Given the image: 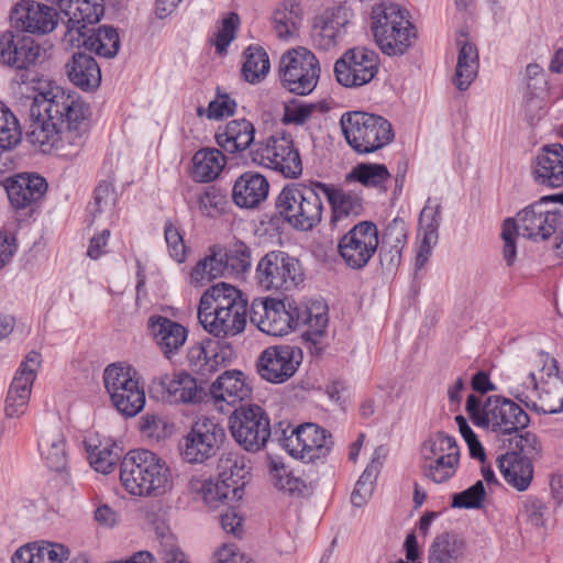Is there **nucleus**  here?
Instances as JSON below:
<instances>
[{
    "instance_id": "f257e3e1",
    "label": "nucleus",
    "mask_w": 563,
    "mask_h": 563,
    "mask_svg": "<svg viewBox=\"0 0 563 563\" xmlns=\"http://www.w3.org/2000/svg\"><path fill=\"white\" fill-rule=\"evenodd\" d=\"M29 141L44 153L76 157L84 147L88 122L84 106L59 86L38 92L30 107Z\"/></svg>"
},
{
    "instance_id": "f03ea898",
    "label": "nucleus",
    "mask_w": 563,
    "mask_h": 563,
    "mask_svg": "<svg viewBox=\"0 0 563 563\" xmlns=\"http://www.w3.org/2000/svg\"><path fill=\"white\" fill-rule=\"evenodd\" d=\"M250 321L273 336H284L299 324H306L308 329L302 339L310 351L320 354L327 346L328 313L321 303L300 308L274 298H255L251 303Z\"/></svg>"
},
{
    "instance_id": "7ed1b4c3",
    "label": "nucleus",
    "mask_w": 563,
    "mask_h": 563,
    "mask_svg": "<svg viewBox=\"0 0 563 563\" xmlns=\"http://www.w3.org/2000/svg\"><path fill=\"white\" fill-rule=\"evenodd\" d=\"M531 366L536 371L515 379L510 389L511 396L538 413L561 412L563 377L560 375L556 360L541 352L531 360Z\"/></svg>"
},
{
    "instance_id": "20e7f679",
    "label": "nucleus",
    "mask_w": 563,
    "mask_h": 563,
    "mask_svg": "<svg viewBox=\"0 0 563 563\" xmlns=\"http://www.w3.org/2000/svg\"><path fill=\"white\" fill-rule=\"evenodd\" d=\"M197 314L203 330L214 338L235 336L246 327L247 301L234 286L219 283L202 294Z\"/></svg>"
},
{
    "instance_id": "39448f33",
    "label": "nucleus",
    "mask_w": 563,
    "mask_h": 563,
    "mask_svg": "<svg viewBox=\"0 0 563 563\" xmlns=\"http://www.w3.org/2000/svg\"><path fill=\"white\" fill-rule=\"evenodd\" d=\"M120 481L126 492L135 496H161L173 485L167 464L145 449L131 450L123 456Z\"/></svg>"
},
{
    "instance_id": "423d86ee",
    "label": "nucleus",
    "mask_w": 563,
    "mask_h": 563,
    "mask_svg": "<svg viewBox=\"0 0 563 563\" xmlns=\"http://www.w3.org/2000/svg\"><path fill=\"white\" fill-rule=\"evenodd\" d=\"M542 199L526 207L516 218H508L503 223V255L507 266L516 261V236L521 235L534 242L544 241L556 232L561 216L558 211L544 208Z\"/></svg>"
},
{
    "instance_id": "0eeeda50",
    "label": "nucleus",
    "mask_w": 563,
    "mask_h": 563,
    "mask_svg": "<svg viewBox=\"0 0 563 563\" xmlns=\"http://www.w3.org/2000/svg\"><path fill=\"white\" fill-rule=\"evenodd\" d=\"M320 187H323V184L319 181L285 186L276 200V209L280 217L297 230H312L322 220Z\"/></svg>"
},
{
    "instance_id": "6e6552de",
    "label": "nucleus",
    "mask_w": 563,
    "mask_h": 563,
    "mask_svg": "<svg viewBox=\"0 0 563 563\" xmlns=\"http://www.w3.org/2000/svg\"><path fill=\"white\" fill-rule=\"evenodd\" d=\"M371 18L372 31L380 51L388 56L405 54L416 33L400 7L394 3L376 4Z\"/></svg>"
},
{
    "instance_id": "1a4fd4ad",
    "label": "nucleus",
    "mask_w": 563,
    "mask_h": 563,
    "mask_svg": "<svg viewBox=\"0 0 563 563\" xmlns=\"http://www.w3.org/2000/svg\"><path fill=\"white\" fill-rule=\"evenodd\" d=\"M340 124L347 144L358 154L376 152L394 140L391 124L380 115L347 112L341 117Z\"/></svg>"
},
{
    "instance_id": "9d476101",
    "label": "nucleus",
    "mask_w": 563,
    "mask_h": 563,
    "mask_svg": "<svg viewBox=\"0 0 563 563\" xmlns=\"http://www.w3.org/2000/svg\"><path fill=\"white\" fill-rule=\"evenodd\" d=\"M219 475L217 478L203 481L198 488L205 504L210 508H218L227 500H240L244 494L245 468L244 459L227 453L218 462Z\"/></svg>"
},
{
    "instance_id": "9b49d317",
    "label": "nucleus",
    "mask_w": 563,
    "mask_h": 563,
    "mask_svg": "<svg viewBox=\"0 0 563 563\" xmlns=\"http://www.w3.org/2000/svg\"><path fill=\"white\" fill-rule=\"evenodd\" d=\"M103 383L112 405L121 415L134 417L144 408L145 393L132 367L108 365L103 372Z\"/></svg>"
},
{
    "instance_id": "f8f14e48",
    "label": "nucleus",
    "mask_w": 563,
    "mask_h": 563,
    "mask_svg": "<svg viewBox=\"0 0 563 563\" xmlns=\"http://www.w3.org/2000/svg\"><path fill=\"white\" fill-rule=\"evenodd\" d=\"M282 86L298 96L311 93L320 77V66L312 52L297 47L285 52L278 66Z\"/></svg>"
},
{
    "instance_id": "ddd939ff",
    "label": "nucleus",
    "mask_w": 563,
    "mask_h": 563,
    "mask_svg": "<svg viewBox=\"0 0 563 563\" xmlns=\"http://www.w3.org/2000/svg\"><path fill=\"white\" fill-rule=\"evenodd\" d=\"M253 163L280 173L286 178L302 174V162L290 135H272L251 150Z\"/></svg>"
},
{
    "instance_id": "4468645a",
    "label": "nucleus",
    "mask_w": 563,
    "mask_h": 563,
    "mask_svg": "<svg viewBox=\"0 0 563 563\" xmlns=\"http://www.w3.org/2000/svg\"><path fill=\"white\" fill-rule=\"evenodd\" d=\"M233 439L246 451L262 450L271 437V422L265 410L257 405L240 406L229 418Z\"/></svg>"
},
{
    "instance_id": "2eb2a0df",
    "label": "nucleus",
    "mask_w": 563,
    "mask_h": 563,
    "mask_svg": "<svg viewBox=\"0 0 563 563\" xmlns=\"http://www.w3.org/2000/svg\"><path fill=\"white\" fill-rule=\"evenodd\" d=\"M256 279L265 290H290L303 280L299 261L282 251L265 254L256 266Z\"/></svg>"
},
{
    "instance_id": "dca6fc26",
    "label": "nucleus",
    "mask_w": 563,
    "mask_h": 563,
    "mask_svg": "<svg viewBox=\"0 0 563 563\" xmlns=\"http://www.w3.org/2000/svg\"><path fill=\"white\" fill-rule=\"evenodd\" d=\"M280 443L292 457L306 463L325 457L333 446L331 433L311 422L291 428L289 434L284 430Z\"/></svg>"
},
{
    "instance_id": "f3484780",
    "label": "nucleus",
    "mask_w": 563,
    "mask_h": 563,
    "mask_svg": "<svg viewBox=\"0 0 563 563\" xmlns=\"http://www.w3.org/2000/svg\"><path fill=\"white\" fill-rule=\"evenodd\" d=\"M224 439L220 423L207 417L199 418L183 439L181 455L188 463H203L217 454Z\"/></svg>"
},
{
    "instance_id": "a211bd4d",
    "label": "nucleus",
    "mask_w": 563,
    "mask_h": 563,
    "mask_svg": "<svg viewBox=\"0 0 563 563\" xmlns=\"http://www.w3.org/2000/svg\"><path fill=\"white\" fill-rule=\"evenodd\" d=\"M378 245L376 224L372 221H361L340 239L338 249L350 268L361 269L368 264Z\"/></svg>"
},
{
    "instance_id": "6ab92c4d",
    "label": "nucleus",
    "mask_w": 563,
    "mask_h": 563,
    "mask_svg": "<svg viewBox=\"0 0 563 563\" xmlns=\"http://www.w3.org/2000/svg\"><path fill=\"white\" fill-rule=\"evenodd\" d=\"M378 65L376 52L366 47H354L335 62L334 75L338 82L344 87H361L374 79Z\"/></svg>"
},
{
    "instance_id": "aec40b11",
    "label": "nucleus",
    "mask_w": 563,
    "mask_h": 563,
    "mask_svg": "<svg viewBox=\"0 0 563 563\" xmlns=\"http://www.w3.org/2000/svg\"><path fill=\"white\" fill-rule=\"evenodd\" d=\"M484 428L498 434H514L526 429L530 422L528 413L514 400L489 396L484 402Z\"/></svg>"
},
{
    "instance_id": "412c9836",
    "label": "nucleus",
    "mask_w": 563,
    "mask_h": 563,
    "mask_svg": "<svg viewBox=\"0 0 563 563\" xmlns=\"http://www.w3.org/2000/svg\"><path fill=\"white\" fill-rule=\"evenodd\" d=\"M150 393L158 400L169 404H195L202 397V388L186 372H174L154 377Z\"/></svg>"
},
{
    "instance_id": "4be33fe9",
    "label": "nucleus",
    "mask_w": 563,
    "mask_h": 563,
    "mask_svg": "<svg viewBox=\"0 0 563 563\" xmlns=\"http://www.w3.org/2000/svg\"><path fill=\"white\" fill-rule=\"evenodd\" d=\"M55 8L35 0H21L12 8L10 19L14 27L22 32L45 35L58 24Z\"/></svg>"
},
{
    "instance_id": "5701e85b",
    "label": "nucleus",
    "mask_w": 563,
    "mask_h": 563,
    "mask_svg": "<svg viewBox=\"0 0 563 563\" xmlns=\"http://www.w3.org/2000/svg\"><path fill=\"white\" fill-rule=\"evenodd\" d=\"M352 18V11L344 4L327 9L314 18L311 37L316 48L332 51L343 40L345 26Z\"/></svg>"
},
{
    "instance_id": "b1692460",
    "label": "nucleus",
    "mask_w": 563,
    "mask_h": 563,
    "mask_svg": "<svg viewBox=\"0 0 563 563\" xmlns=\"http://www.w3.org/2000/svg\"><path fill=\"white\" fill-rule=\"evenodd\" d=\"M300 362V350L290 345L271 346L261 353L257 371L263 379L282 384L294 376Z\"/></svg>"
},
{
    "instance_id": "393cba45",
    "label": "nucleus",
    "mask_w": 563,
    "mask_h": 563,
    "mask_svg": "<svg viewBox=\"0 0 563 563\" xmlns=\"http://www.w3.org/2000/svg\"><path fill=\"white\" fill-rule=\"evenodd\" d=\"M42 356L31 351L21 363L15 374L5 400V413L10 418L22 416L29 405L32 385L41 366Z\"/></svg>"
},
{
    "instance_id": "a878e982",
    "label": "nucleus",
    "mask_w": 563,
    "mask_h": 563,
    "mask_svg": "<svg viewBox=\"0 0 563 563\" xmlns=\"http://www.w3.org/2000/svg\"><path fill=\"white\" fill-rule=\"evenodd\" d=\"M531 177L539 186L559 188L563 186V145H543L531 162Z\"/></svg>"
},
{
    "instance_id": "bb28decb",
    "label": "nucleus",
    "mask_w": 563,
    "mask_h": 563,
    "mask_svg": "<svg viewBox=\"0 0 563 563\" xmlns=\"http://www.w3.org/2000/svg\"><path fill=\"white\" fill-rule=\"evenodd\" d=\"M147 328L161 352L168 360L177 354L187 341L188 330L167 317L151 316Z\"/></svg>"
},
{
    "instance_id": "cd10ccee",
    "label": "nucleus",
    "mask_w": 563,
    "mask_h": 563,
    "mask_svg": "<svg viewBox=\"0 0 563 563\" xmlns=\"http://www.w3.org/2000/svg\"><path fill=\"white\" fill-rule=\"evenodd\" d=\"M40 46L33 40H15L13 32L0 34V62L19 70H27L40 57Z\"/></svg>"
},
{
    "instance_id": "c85d7f7f",
    "label": "nucleus",
    "mask_w": 563,
    "mask_h": 563,
    "mask_svg": "<svg viewBox=\"0 0 563 563\" xmlns=\"http://www.w3.org/2000/svg\"><path fill=\"white\" fill-rule=\"evenodd\" d=\"M252 390L251 379L236 369L225 371L210 387V394L216 401H224L231 406L249 399Z\"/></svg>"
},
{
    "instance_id": "c756f323",
    "label": "nucleus",
    "mask_w": 563,
    "mask_h": 563,
    "mask_svg": "<svg viewBox=\"0 0 563 563\" xmlns=\"http://www.w3.org/2000/svg\"><path fill=\"white\" fill-rule=\"evenodd\" d=\"M269 184L265 176L245 172L234 183L232 198L236 206L252 209L260 206L268 196Z\"/></svg>"
},
{
    "instance_id": "7c9ffc66",
    "label": "nucleus",
    "mask_w": 563,
    "mask_h": 563,
    "mask_svg": "<svg viewBox=\"0 0 563 563\" xmlns=\"http://www.w3.org/2000/svg\"><path fill=\"white\" fill-rule=\"evenodd\" d=\"M47 189L45 178L40 175L21 174L7 185L8 197L16 209H23L40 200Z\"/></svg>"
},
{
    "instance_id": "2f4dec72",
    "label": "nucleus",
    "mask_w": 563,
    "mask_h": 563,
    "mask_svg": "<svg viewBox=\"0 0 563 563\" xmlns=\"http://www.w3.org/2000/svg\"><path fill=\"white\" fill-rule=\"evenodd\" d=\"M69 550L62 543L40 541L27 543L15 551L12 563H64Z\"/></svg>"
},
{
    "instance_id": "473e14b6",
    "label": "nucleus",
    "mask_w": 563,
    "mask_h": 563,
    "mask_svg": "<svg viewBox=\"0 0 563 563\" xmlns=\"http://www.w3.org/2000/svg\"><path fill=\"white\" fill-rule=\"evenodd\" d=\"M498 466L505 481L519 492H525L533 478V466L529 456L516 450L498 457Z\"/></svg>"
},
{
    "instance_id": "72a5a7b5",
    "label": "nucleus",
    "mask_w": 563,
    "mask_h": 563,
    "mask_svg": "<svg viewBox=\"0 0 563 563\" xmlns=\"http://www.w3.org/2000/svg\"><path fill=\"white\" fill-rule=\"evenodd\" d=\"M66 74L69 80L82 90H93L101 81V70L95 58L85 53H76L67 62Z\"/></svg>"
},
{
    "instance_id": "f704fd0d",
    "label": "nucleus",
    "mask_w": 563,
    "mask_h": 563,
    "mask_svg": "<svg viewBox=\"0 0 563 563\" xmlns=\"http://www.w3.org/2000/svg\"><path fill=\"white\" fill-rule=\"evenodd\" d=\"M85 446L90 465L102 474L111 473L123 454V449L111 439L89 438Z\"/></svg>"
},
{
    "instance_id": "c9c22d12",
    "label": "nucleus",
    "mask_w": 563,
    "mask_h": 563,
    "mask_svg": "<svg viewBox=\"0 0 563 563\" xmlns=\"http://www.w3.org/2000/svg\"><path fill=\"white\" fill-rule=\"evenodd\" d=\"M255 129L245 120L229 122L223 132L216 134L217 144L225 152L234 154L246 150L254 142Z\"/></svg>"
},
{
    "instance_id": "e433bc0d",
    "label": "nucleus",
    "mask_w": 563,
    "mask_h": 563,
    "mask_svg": "<svg viewBox=\"0 0 563 563\" xmlns=\"http://www.w3.org/2000/svg\"><path fill=\"white\" fill-rule=\"evenodd\" d=\"M322 195L327 197L331 209V222L335 223L343 218L360 216L363 211V199L360 195L352 191H345L342 188L328 186L323 184L320 187Z\"/></svg>"
},
{
    "instance_id": "4c0bfd02",
    "label": "nucleus",
    "mask_w": 563,
    "mask_h": 563,
    "mask_svg": "<svg viewBox=\"0 0 563 563\" xmlns=\"http://www.w3.org/2000/svg\"><path fill=\"white\" fill-rule=\"evenodd\" d=\"M303 11L297 0H285L273 13V30L280 40L288 41L297 36Z\"/></svg>"
},
{
    "instance_id": "58836bf2",
    "label": "nucleus",
    "mask_w": 563,
    "mask_h": 563,
    "mask_svg": "<svg viewBox=\"0 0 563 563\" xmlns=\"http://www.w3.org/2000/svg\"><path fill=\"white\" fill-rule=\"evenodd\" d=\"M466 543L463 538L452 532L437 536L429 549V563H460L465 554Z\"/></svg>"
},
{
    "instance_id": "ea45409f",
    "label": "nucleus",
    "mask_w": 563,
    "mask_h": 563,
    "mask_svg": "<svg viewBox=\"0 0 563 563\" xmlns=\"http://www.w3.org/2000/svg\"><path fill=\"white\" fill-rule=\"evenodd\" d=\"M225 164V156L220 150L201 148L192 157V178L199 183L212 181L219 177Z\"/></svg>"
},
{
    "instance_id": "a19ab883",
    "label": "nucleus",
    "mask_w": 563,
    "mask_h": 563,
    "mask_svg": "<svg viewBox=\"0 0 563 563\" xmlns=\"http://www.w3.org/2000/svg\"><path fill=\"white\" fill-rule=\"evenodd\" d=\"M460 46L454 82L459 90L468 88L477 75L478 54L477 48L467 42L466 34L462 33L457 37Z\"/></svg>"
},
{
    "instance_id": "79ce46f5",
    "label": "nucleus",
    "mask_w": 563,
    "mask_h": 563,
    "mask_svg": "<svg viewBox=\"0 0 563 563\" xmlns=\"http://www.w3.org/2000/svg\"><path fill=\"white\" fill-rule=\"evenodd\" d=\"M62 11L69 21L82 24H95L104 13L103 0H64Z\"/></svg>"
},
{
    "instance_id": "37998d69",
    "label": "nucleus",
    "mask_w": 563,
    "mask_h": 563,
    "mask_svg": "<svg viewBox=\"0 0 563 563\" xmlns=\"http://www.w3.org/2000/svg\"><path fill=\"white\" fill-rule=\"evenodd\" d=\"M40 450L51 470L56 472L65 470L67 464L65 438L59 430L45 432L40 441Z\"/></svg>"
},
{
    "instance_id": "c03bdc74",
    "label": "nucleus",
    "mask_w": 563,
    "mask_h": 563,
    "mask_svg": "<svg viewBox=\"0 0 563 563\" xmlns=\"http://www.w3.org/2000/svg\"><path fill=\"white\" fill-rule=\"evenodd\" d=\"M84 46L107 58H112L120 48V37L112 26L101 25L84 41Z\"/></svg>"
},
{
    "instance_id": "a18cd8bd",
    "label": "nucleus",
    "mask_w": 563,
    "mask_h": 563,
    "mask_svg": "<svg viewBox=\"0 0 563 563\" xmlns=\"http://www.w3.org/2000/svg\"><path fill=\"white\" fill-rule=\"evenodd\" d=\"M460 457H421V471L434 484H444L454 477Z\"/></svg>"
},
{
    "instance_id": "49530a36",
    "label": "nucleus",
    "mask_w": 563,
    "mask_h": 563,
    "mask_svg": "<svg viewBox=\"0 0 563 563\" xmlns=\"http://www.w3.org/2000/svg\"><path fill=\"white\" fill-rule=\"evenodd\" d=\"M245 60L242 66L244 79L251 84L262 81L269 71V58L261 46H249L244 52Z\"/></svg>"
},
{
    "instance_id": "de8ad7c7",
    "label": "nucleus",
    "mask_w": 563,
    "mask_h": 563,
    "mask_svg": "<svg viewBox=\"0 0 563 563\" xmlns=\"http://www.w3.org/2000/svg\"><path fill=\"white\" fill-rule=\"evenodd\" d=\"M390 179L387 167L383 164L361 163L345 176V181H358L365 187L383 188Z\"/></svg>"
},
{
    "instance_id": "09e8293b",
    "label": "nucleus",
    "mask_w": 563,
    "mask_h": 563,
    "mask_svg": "<svg viewBox=\"0 0 563 563\" xmlns=\"http://www.w3.org/2000/svg\"><path fill=\"white\" fill-rule=\"evenodd\" d=\"M117 201V194L110 183H100L93 191V200L88 206L92 221L108 220L112 217Z\"/></svg>"
},
{
    "instance_id": "8fccbe9b",
    "label": "nucleus",
    "mask_w": 563,
    "mask_h": 563,
    "mask_svg": "<svg viewBox=\"0 0 563 563\" xmlns=\"http://www.w3.org/2000/svg\"><path fill=\"white\" fill-rule=\"evenodd\" d=\"M421 457H460V449L454 438L442 432L430 435L421 444Z\"/></svg>"
},
{
    "instance_id": "3c124183",
    "label": "nucleus",
    "mask_w": 563,
    "mask_h": 563,
    "mask_svg": "<svg viewBox=\"0 0 563 563\" xmlns=\"http://www.w3.org/2000/svg\"><path fill=\"white\" fill-rule=\"evenodd\" d=\"M21 129L12 111L0 102V147L10 150L21 141Z\"/></svg>"
},
{
    "instance_id": "603ef678",
    "label": "nucleus",
    "mask_w": 563,
    "mask_h": 563,
    "mask_svg": "<svg viewBox=\"0 0 563 563\" xmlns=\"http://www.w3.org/2000/svg\"><path fill=\"white\" fill-rule=\"evenodd\" d=\"M187 358L191 371L201 377H208L218 369V355H209L206 347L201 344L192 345L188 350Z\"/></svg>"
},
{
    "instance_id": "864d4df0",
    "label": "nucleus",
    "mask_w": 563,
    "mask_h": 563,
    "mask_svg": "<svg viewBox=\"0 0 563 563\" xmlns=\"http://www.w3.org/2000/svg\"><path fill=\"white\" fill-rule=\"evenodd\" d=\"M269 473L272 477L273 485L279 489L283 490L291 496H299L301 495L306 489V483L300 478L292 474L290 478H288L285 482L280 481V476L285 475L286 473V465L279 461L272 459L269 462Z\"/></svg>"
},
{
    "instance_id": "5fc2aeb1",
    "label": "nucleus",
    "mask_w": 563,
    "mask_h": 563,
    "mask_svg": "<svg viewBox=\"0 0 563 563\" xmlns=\"http://www.w3.org/2000/svg\"><path fill=\"white\" fill-rule=\"evenodd\" d=\"M441 222V207L438 203H431L428 200L427 205L420 212L419 228L422 231V239L427 244L438 242V230Z\"/></svg>"
},
{
    "instance_id": "6e6d98bb",
    "label": "nucleus",
    "mask_w": 563,
    "mask_h": 563,
    "mask_svg": "<svg viewBox=\"0 0 563 563\" xmlns=\"http://www.w3.org/2000/svg\"><path fill=\"white\" fill-rule=\"evenodd\" d=\"M487 493L482 481H477L467 489L452 495L451 507L459 509H482Z\"/></svg>"
},
{
    "instance_id": "4d7b16f0",
    "label": "nucleus",
    "mask_w": 563,
    "mask_h": 563,
    "mask_svg": "<svg viewBox=\"0 0 563 563\" xmlns=\"http://www.w3.org/2000/svg\"><path fill=\"white\" fill-rule=\"evenodd\" d=\"M378 474V462L373 459L366 466L360 479L357 481L354 490L351 495V501L354 506L361 507L371 497L374 490V483Z\"/></svg>"
},
{
    "instance_id": "13d9d810",
    "label": "nucleus",
    "mask_w": 563,
    "mask_h": 563,
    "mask_svg": "<svg viewBox=\"0 0 563 563\" xmlns=\"http://www.w3.org/2000/svg\"><path fill=\"white\" fill-rule=\"evenodd\" d=\"M235 108L236 102L228 93L218 90L216 98L209 102L208 109L199 107L197 113L199 117L207 115L208 119L219 120L232 115Z\"/></svg>"
},
{
    "instance_id": "bf43d9fd",
    "label": "nucleus",
    "mask_w": 563,
    "mask_h": 563,
    "mask_svg": "<svg viewBox=\"0 0 563 563\" xmlns=\"http://www.w3.org/2000/svg\"><path fill=\"white\" fill-rule=\"evenodd\" d=\"M223 257L229 274L244 273L251 266L250 252L243 245L228 252L223 251Z\"/></svg>"
},
{
    "instance_id": "052dcab7",
    "label": "nucleus",
    "mask_w": 563,
    "mask_h": 563,
    "mask_svg": "<svg viewBox=\"0 0 563 563\" xmlns=\"http://www.w3.org/2000/svg\"><path fill=\"white\" fill-rule=\"evenodd\" d=\"M407 227L402 219H394L385 229L383 245L402 250L407 242Z\"/></svg>"
},
{
    "instance_id": "680f3d73",
    "label": "nucleus",
    "mask_w": 563,
    "mask_h": 563,
    "mask_svg": "<svg viewBox=\"0 0 563 563\" xmlns=\"http://www.w3.org/2000/svg\"><path fill=\"white\" fill-rule=\"evenodd\" d=\"M165 241L170 256L181 263L185 261L186 246L178 229L170 222L165 224Z\"/></svg>"
},
{
    "instance_id": "e2e57ef3",
    "label": "nucleus",
    "mask_w": 563,
    "mask_h": 563,
    "mask_svg": "<svg viewBox=\"0 0 563 563\" xmlns=\"http://www.w3.org/2000/svg\"><path fill=\"white\" fill-rule=\"evenodd\" d=\"M239 15L233 12L223 20L222 26L217 34L216 47L218 52H224L228 45L234 38V32L239 25Z\"/></svg>"
},
{
    "instance_id": "0e129e2a",
    "label": "nucleus",
    "mask_w": 563,
    "mask_h": 563,
    "mask_svg": "<svg viewBox=\"0 0 563 563\" xmlns=\"http://www.w3.org/2000/svg\"><path fill=\"white\" fill-rule=\"evenodd\" d=\"M516 435L510 439V444H514V449L518 450L517 453L529 456L539 453L540 442L537 435L532 432H525L522 434L515 433Z\"/></svg>"
},
{
    "instance_id": "69168bd1",
    "label": "nucleus",
    "mask_w": 563,
    "mask_h": 563,
    "mask_svg": "<svg viewBox=\"0 0 563 563\" xmlns=\"http://www.w3.org/2000/svg\"><path fill=\"white\" fill-rule=\"evenodd\" d=\"M316 107L308 103H294L285 107L284 122L303 124L312 115Z\"/></svg>"
},
{
    "instance_id": "338daca9",
    "label": "nucleus",
    "mask_w": 563,
    "mask_h": 563,
    "mask_svg": "<svg viewBox=\"0 0 563 563\" xmlns=\"http://www.w3.org/2000/svg\"><path fill=\"white\" fill-rule=\"evenodd\" d=\"M87 25L67 21V31L62 38V43L69 47L84 46V41L89 36Z\"/></svg>"
},
{
    "instance_id": "774afa93",
    "label": "nucleus",
    "mask_w": 563,
    "mask_h": 563,
    "mask_svg": "<svg viewBox=\"0 0 563 563\" xmlns=\"http://www.w3.org/2000/svg\"><path fill=\"white\" fill-rule=\"evenodd\" d=\"M219 563H249L235 544H223L216 553Z\"/></svg>"
}]
</instances>
